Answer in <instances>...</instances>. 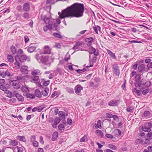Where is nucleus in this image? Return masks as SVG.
Segmentation results:
<instances>
[{
	"mask_svg": "<svg viewBox=\"0 0 152 152\" xmlns=\"http://www.w3.org/2000/svg\"><path fill=\"white\" fill-rule=\"evenodd\" d=\"M55 0H47L46 3L47 4H53L55 2Z\"/></svg>",
	"mask_w": 152,
	"mask_h": 152,
	"instance_id": "6e6d98bb",
	"label": "nucleus"
},
{
	"mask_svg": "<svg viewBox=\"0 0 152 152\" xmlns=\"http://www.w3.org/2000/svg\"><path fill=\"white\" fill-rule=\"evenodd\" d=\"M54 47L59 49L61 47V45L59 43H56L55 45L54 46Z\"/></svg>",
	"mask_w": 152,
	"mask_h": 152,
	"instance_id": "8fccbe9b",
	"label": "nucleus"
},
{
	"mask_svg": "<svg viewBox=\"0 0 152 152\" xmlns=\"http://www.w3.org/2000/svg\"><path fill=\"white\" fill-rule=\"evenodd\" d=\"M5 93L6 94H7V96L8 97L11 98L13 96L12 93L9 90H6L5 92Z\"/></svg>",
	"mask_w": 152,
	"mask_h": 152,
	"instance_id": "c756f323",
	"label": "nucleus"
},
{
	"mask_svg": "<svg viewBox=\"0 0 152 152\" xmlns=\"http://www.w3.org/2000/svg\"><path fill=\"white\" fill-rule=\"evenodd\" d=\"M22 91L24 92H28V89L25 86H23L21 88Z\"/></svg>",
	"mask_w": 152,
	"mask_h": 152,
	"instance_id": "a19ab883",
	"label": "nucleus"
},
{
	"mask_svg": "<svg viewBox=\"0 0 152 152\" xmlns=\"http://www.w3.org/2000/svg\"><path fill=\"white\" fill-rule=\"evenodd\" d=\"M16 138L20 141L25 142L26 141L25 137L24 136L18 135L17 136Z\"/></svg>",
	"mask_w": 152,
	"mask_h": 152,
	"instance_id": "aec40b11",
	"label": "nucleus"
},
{
	"mask_svg": "<svg viewBox=\"0 0 152 152\" xmlns=\"http://www.w3.org/2000/svg\"><path fill=\"white\" fill-rule=\"evenodd\" d=\"M11 52L14 54L16 53V48L14 46L12 45L10 48Z\"/></svg>",
	"mask_w": 152,
	"mask_h": 152,
	"instance_id": "7c9ffc66",
	"label": "nucleus"
},
{
	"mask_svg": "<svg viewBox=\"0 0 152 152\" xmlns=\"http://www.w3.org/2000/svg\"><path fill=\"white\" fill-rule=\"evenodd\" d=\"M35 58L39 63H42L47 65L50 66L53 62L54 58L51 56L42 55L41 54L36 55Z\"/></svg>",
	"mask_w": 152,
	"mask_h": 152,
	"instance_id": "f03ea898",
	"label": "nucleus"
},
{
	"mask_svg": "<svg viewBox=\"0 0 152 152\" xmlns=\"http://www.w3.org/2000/svg\"><path fill=\"white\" fill-rule=\"evenodd\" d=\"M58 92L56 91H54L52 94L51 97L52 98H53L57 94Z\"/></svg>",
	"mask_w": 152,
	"mask_h": 152,
	"instance_id": "774afa93",
	"label": "nucleus"
},
{
	"mask_svg": "<svg viewBox=\"0 0 152 152\" xmlns=\"http://www.w3.org/2000/svg\"><path fill=\"white\" fill-rule=\"evenodd\" d=\"M95 50L96 49L92 47H90L89 48L88 52L90 54H93Z\"/></svg>",
	"mask_w": 152,
	"mask_h": 152,
	"instance_id": "e433bc0d",
	"label": "nucleus"
},
{
	"mask_svg": "<svg viewBox=\"0 0 152 152\" xmlns=\"http://www.w3.org/2000/svg\"><path fill=\"white\" fill-rule=\"evenodd\" d=\"M15 96L19 101L23 102L24 101V98L21 95L19 94H15Z\"/></svg>",
	"mask_w": 152,
	"mask_h": 152,
	"instance_id": "2eb2a0df",
	"label": "nucleus"
},
{
	"mask_svg": "<svg viewBox=\"0 0 152 152\" xmlns=\"http://www.w3.org/2000/svg\"><path fill=\"white\" fill-rule=\"evenodd\" d=\"M50 82V80H49L45 81L44 82L43 85L44 86H47L49 84Z\"/></svg>",
	"mask_w": 152,
	"mask_h": 152,
	"instance_id": "052dcab7",
	"label": "nucleus"
},
{
	"mask_svg": "<svg viewBox=\"0 0 152 152\" xmlns=\"http://www.w3.org/2000/svg\"><path fill=\"white\" fill-rule=\"evenodd\" d=\"M9 143L10 145L15 146L18 145V142L15 140H12L10 141Z\"/></svg>",
	"mask_w": 152,
	"mask_h": 152,
	"instance_id": "5701e85b",
	"label": "nucleus"
},
{
	"mask_svg": "<svg viewBox=\"0 0 152 152\" xmlns=\"http://www.w3.org/2000/svg\"><path fill=\"white\" fill-rule=\"evenodd\" d=\"M149 89L148 88L142 91V94L143 95H146L149 91Z\"/></svg>",
	"mask_w": 152,
	"mask_h": 152,
	"instance_id": "79ce46f5",
	"label": "nucleus"
},
{
	"mask_svg": "<svg viewBox=\"0 0 152 152\" xmlns=\"http://www.w3.org/2000/svg\"><path fill=\"white\" fill-rule=\"evenodd\" d=\"M144 82L143 80H142L140 82H139L137 83V85L139 87H141L142 85H143L144 84Z\"/></svg>",
	"mask_w": 152,
	"mask_h": 152,
	"instance_id": "13d9d810",
	"label": "nucleus"
},
{
	"mask_svg": "<svg viewBox=\"0 0 152 152\" xmlns=\"http://www.w3.org/2000/svg\"><path fill=\"white\" fill-rule=\"evenodd\" d=\"M143 142L144 141L141 139H136L135 140V142L137 143H140L141 144H142L143 143Z\"/></svg>",
	"mask_w": 152,
	"mask_h": 152,
	"instance_id": "bf43d9fd",
	"label": "nucleus"
},
{
	"mask_svg": "<svg viewBox=\"0 0 152 152\" xmlns=\"http://www.w3.org/2000/svg\"><path fill=\"white\" fill-rule=\"evenodd\" d=\"M23 52L22 49H20L18 50V56L23 55Z\"/></svg>",
	"mask_w": 152,
	"mask_h": 152,
	"instance_id": "e2e57ef3",
	"label": "nucleus"
},
{
	"mask_svg": "<svg viewBox=\"0 0 152 152\" xmlns=\"http://www.w3.org/2000/svg\"><path fill=\"white\" fill-rule=\"evenodd\" d=\"M95 127L96 128L101 129V121L100 120L98 121L97 124H95Z\"/></svg>",
	"mask_w": 152,
	"mask_h": 152,
	"instance_id": "f704fd0d",
	"label": "nucleus"
},
{
	"mask_svg": "<svg viewBox=\"0 0 152 152\" xmlns=\"http://www.w3.org/2000/svg\"><path fill=\"white\" fill-rule=\"evenodd\" d=\"M141 79V77L140 74H137L136 75L135 77V80L137 83L140 81Z\"/></svg>",
	"mask_w": 152,
	"mask_h": 152,
	"instance_id": "412c9836",
	"label": "nucleus"
},
{
	"mask_svg": "<svg viewBox=\"0 0 152 152\" xmlns=\"http://www.w3.org/2000/svg\"><path fill=\"white\" fill-rule=\"evenodd\" d=\"M82 45V43L80 41H78L75 43V45L73 47L72 49L75 50L78 49L80 46Z\"/></svg>",
	"mask_w": 152,
	"mask_h": 152,
	"instance_id": "4468645a",
	"label": "nucleus"
},
{
	"mask_svg": "<svg viewBox=\"0 0 152 152\" xmlns=\"http://www.w3.org/2000/svg\"><path fill=\"white\" fill-rule=\"evenodd\" d=\"M31 82L34 83H38L39 82V76H36L31 77Z\"/></svg>",
	"mask_w": 152,
	"mask_h": 152,
	"instance_id": "ddd939ff",
	"label": "nucleus"
},
{
	"mask_svg": "<svg viewBox=\"0 0 152 152\" xmlns=\"http://www.w3.org/2000/svg\"><path fill=\"white\" fill-rule=\"evenodd\" d=\"M70 58V56L68 52L66 54L64 58V60L66 61H67Z\"/></svg>",
	"mask_w": 152,
	"mask_h": 152,
	"instance_id": "49530a36",
	"label": "nucleus"
},
{
	"mask_svg": "<svg viewBox=\"0 0 152 152\" xmlns=\"http://www.w3.org/2000/svg\"><path fill=\"white\" fill-rule=\"evenodd\" d=\"M93 61H89V65L88 66H86L87 68H89L92 67L93 66Z\"/></svg>",
	"mask_w": 152,
	"mask_h": 152,
	"instance_id": "69168bd1",
	"label": "nucleus"
},
{
	"mask_svg": "<svg viewBox=\"0 0 152 152\" xmlns=\"http://www.w3.org/2000/svg\"><path fill=\"white\" fill-rule=\"evenodd\" d=\"M66 90L67 92L69 93L73 94L74 93L73 89L72 88L68 87L66 88Z\"/></svg>",
	"mask_w": 152,
	"mask_h": 152,
	"instance_id": "4c0bfd02",
	"label": "nucleus"
},
{
	"mask_svg": "<svg viewBox=\"0 0 152 152\" xmlns=\"http://www.w3.org/2000/svg\"><path fill=\"white\" fill-rule=\"evenodd\" d=\"M113 72L116 75L118 76L120 75V70L116 63H114L112 64Z\"/></svg>",
	"mask_w": 152,
	"mask_h": 152,
	"instance_id": "7ed1b4c3",
	"label": "nucleus"
},
{
	"mask_svg": "<svg viewBox=\"0 0 152 152\" xmlns=\"http://www.w3.org/2000/svg\"><path fill=\"white\" fill-rule=\"evenodd\" d=\"M5 83V81L4 79H0V85H4Z\"/></svg>",
	"mask_w": 152,
	"mask_h": 152,
	"instance_id": "0e129e2a",
	"label": "nucleus"
},
{
	"mask_svg": "<svg viewBox=\"0 0 152 152\" xmlns=\"http://www.w3.org/2000/svg\"><path fill=\"white\" fill-rule=\"evenodd\" d=\"M32 144L34 147H38V143L36 141H33Z\"/></svg>",
	"mask_w": 152,
	"mask_h": 152,
	"instance_id": "680f3d73",
	"label": "nucleus"
},
{
	"mask_svg": "<svg viewBox=\"0 0 152 152\" xmlns=\"http://www.w3.org/2000/svg\"><path fill=\"white\" fill-rule=\"evenodd\" d=\"M106 50L108 54L112 58L114 59H116V56L114 53H113L111 51L107 49Z\"/></svg>",
	"mask_w": 152,
	"mask_h": 152,
	"instance_id": "a211bd4d",
	"label": "nucleus"
},
{
	"mask_svg": "<svg viewBox=\"0 0 152 152\" xmlns=\"http://www.w3.org/2000/svg\"><path fill=\"white\" fill-rule=\"evenodd\" d=\"M22 73L24 74H27L28 73V67L25 65L22 66L20 69Z\"/></svg>",
	"mask_w": 152,
	"mask_h": 152,
	"instance_id": "1a4fd4ad",
	"label": "nucleus"
},
{
	"mask_svg": "<svg viewBox=\"0 0 152 152\" xmlns=\"http://www.w3.org/2000/svg\"><path fill=\"white\" fill-rule=\"evenodd\" d=\"M84 11L83 4L76 3L62 10L61 12H58V14L60 19L65 18H80L83 15Z\"/></svg>",
	"mask_w": 152,
	"mask_h": 152,
	"instance_id": "f257e3e1",
	"label": "nucleus"
},
{
	"mask_svg": "<svg viewBox=\"0 0 152 152\" xmlns=\"http://www.w3.org/2000/svg\"><path fill=\"white\" fill-rule=\"evenodd\" d=\"M35 95L37 97L40 98L42 96L41 93L38 89H36L35 91Z\"/></svg>",
	"mask_w": 152,
	"mask_h": 152,
	"instance_id": "b1692460",
	"label": "nucleus"
},
{
	"mask_svg": "<svg viewBox=\"0 0 152 152\" xmlns=\"http://www.w3.org/2000/svg\"><path fill=\"white\" fill-rule=\"evenodd\" d=\"M109 147L111 149H112L113 150H115L116 149L117 147H116L113 145V144H109L108 145Z\"/></svg>",
	"mask_w": 152,
	"mask_h": 152,
	"instance_id": "de8ad7c7",
	"label": "nucleus"
},
{
	"mask_svg": "<svg viewBox=\"0 0 152 152\" xmlns=\"http://www.w3.org/2000/svg\"><path fill=\"white\" fill-rule=\"evenodd\" d=\"M93 29L94 31L97 34H98V31H100L101 28L99 26H97L95 27H93Z\"/></svg>",
	"mask_w": 152,
	"mask_h": 152,
	"instance_id": "bb28decb",
	"label": "nucleus"
},
{
	"mask_svg": "<svg viewBox=\"0 0 152 152\" xmlns=\"http://www.w3.org/2000/svg\"><path fill=\"white\" fill-rule=\"evenodd\" d=\"M52 49L48 45H45L44 47V54H50L51 53V51Z\"/></svg>",
	"mask_w": 152,
	"mask_h": 152,
	"instance_id": "6e6552de",
	"label": "nucleus"
},
{
	"mask_svg": "<svg viewBox=\"0 0 152 152\" xmlns=\"http://www.w3.org/2000/svg\"><path fill=\"white\" fill-rule=\"evenodd\" d=\"M64 114V113L62 111H59L58 113V115L62 120L65 119V116Z\"/></svg>",
	"mask_w": 152,
	"mask_h": 152,
	"instance_id": "393cba45",
	"label": "nucleus"
},
{
	"mask_svg": "<svg viewBox=\"0 0 152 152\" xmlns=\"http://www.w3.org/2000/svg\"><path fill=\"white\" fill-rule=\"evenodd\" d=\"M48 91L49 89L48 88H45V90L42 91L41 93L43 96H46L48 95Z\"/></svg>",
	"mask_w": 152,
	"mask_h": 152,
	"instance_id": "c85d7f7f",
	"label": "nucleus"
},
{
	"mask_svg": "<svg viewBox=\"0 0 152 152\" xmlns=\"http://www.w3.org/2000/svg\"><path fill=\"white\" fill-rule=\"evenodd\" d=\"M58 129L61 132H63L65 129V127L64 124H59L58 126Z\"/></svg>",
	"mask_w": 152,
	"mask_h": 152,
	"instance_id": "cd10ccee",
	"label": "nucleus"
},
{
	"mask_svg": "<svg viewBox=\"0 0 152 152\" xmlns=\"http://www.w3.org/2000/svg\"><path fill=\"white\" fill-rule=\"evenodd\" d=\"M83 87L80 85H77L75 88V93L77 95H80L81 91L83 90Z\"/></svg>",
	"mask_w": 152,
	"mask_h": 152,
	"instance_id": "0eeeda50",
	"label": "nucleus"
},
{
	"mask_svg": "<svg viewBox=\"0 0 152 152\" xmlns=\"http://www.w3.org/2000/svg\"><path fill=\"white\" fill-rule=\"evenodd\" d=\"M53 35L55 37L61 39L62 37V36L60 34L57 33H54L53 34Z\"/></svg>",
	"mask_w": 152,
	"mask_h": 152,
	"instance_id": "c9c22d12",
	"label": "nucleus"
},
{
	"mask_svg": "<svg viewBox=\"0 0 152 152\" xmlns=\"http://www.w3.org/2000/svg\"><path fill=\"white\" fill-rule=\"evenodd\" d=\"M15 60L16 62H22V61L21 59L20 56H15Z\"/></svg>",
	"mask_w": 152,
	"mask_h": 152,
	"instance_id": "ea45409f",
	"label": "nucleus"
},
{
	"mask_svg": "<svg viewBox=\"0 0 152 152\" xmlns=\"http://www.w3.org/2000/svg\"><path fill=\"white\" fill-rule=\"evenodd\" d=\"M134 109V108L132 107H129L127 108L126 110L129 112L132 113L133 112Z\"/></svg>",
	"mask_w": 152,
	"mask_h": 152,
	"instance_id": "09e8293b",
	"label": "nucleus"
},
{
	"mask_svg": "<svg viewBox=\"0 0 152 152\" xmlns=\"http://www.w3.org/2000/svg\"><path fill=\"white\" fill-rule=\"evenodd\" d=\"M23 16L24 18L26 19H28L29 18V14L26 12H25L23 14Z\"/></svg>",
	"mask_w": 152,
	"mask_h": 152,
	"instance_id": "a18cd8bd",
	"label": "nucleus"
},
{
	"mask_svg": "<svg viewBox=\"0 0 152 152\" xmlns=\"http://www.w3.org/2000/svg\"><path fill=\"white\" fill-rule=\"evenodd\" d=\"M95 133L98 136H100L101 138L104 137V134L100 130L98 129L96 131Z\"/></svg>",
	"mask_w": 152,
	"mask_h": 152,
	"instance_id": "f3484780",
	"label": "nucleus"
},
{
	"mask_svg": "<svg viewBox=\"0 0 152 152\" xmlns=\"http://www.w3.org/2000/svg\"><path fill=\"white\" fill-rule=\"evenodd\" d=\"M26 96L27 97L29 98L34 99L35 98V96L34 94L30 93L27 94Z\"/></svg>",
	"mask_w": 152,
	"mask_h": 152,
	"instance_id": "58836bf2",
	"label": "nucleus"
},
{
	"mask_svg": "<svg viewBox=\"0 0 152 152\" xmlns=\"http://www.w3.org/2000/svg\"><path fill=\"white\" fill-rule=\"evenodd\" d=\"M23 79V76L21 75H19L17 77V80H20Z\"/></svg>",
	"mask_w": 152,
	"mask_h": 152,
	"instance_id": "338daca9",
	"label": "nucleus"
},
{
	"mask_svg": "<svg viewBox=\"0 0 152 152\" xmlns=\"http://www.w3.org/2000/svg\"><path fill=\"white\" fill-rule=\"evenodd\" d=\"M86 41L90 43H91L94 41V38L93 37H90L86 38L85 39Z\"/></svg>",
	"mask_w": 152,
	"mask_h": 152,
	"instance_id": "2f4dec72",
	"label": "nucleus"
},
{
	"mask_svg": "<svg viewBox=\"0 0 152 152\" xmlns=\"http://www.w3.org/2000/svg\"><path fill=\"white\" fill-rule=\"evenodd\" d=\"M58 133L57 132H53L52 134L51 140L54 141L56 140L58 136Z\"/></svg>",
	"mask_w": 152,
	"mask_h": 152,
	"instance_id": "dca6fc26",
	"label": "nucleus"
},
{
	"mask_svg": "<svg viewBox=\"0 0 152 152\" xmlns=\"http://www.w3.org/2000/svg\"><path fill=\"white\" fill-rule=\"evenodd\" d=\"M121 132L118 129H115L114 131V134L117 136H120L121 135Z\"/></svg>",
	"mask_w": 152,
	"mask_h": 152,
	"instance_id": "6ab92c4d",
	"label": "nucleus"
},
{
	"mask_svg": "<svg viewBox=\"0 0 152 152\" xmlns=\"http://www.w3.org/2000/svg\"><path fill=\"white\" fill-rule=\"evenodd\" d=\"M143 115L145 117L149 118L150 116L151 113L149 111H145L144 112Z\"/></svg>",
	"mask_w": 152,
	"mask_h": 152,
	"instance_id": "72a5a7b5",
	"label": "nucleus"
},
{
	"mask_svg": "<svg viewBox=\"0 0 152 152\" xmlns=\"http://www.w3.org/2000/svg\"><path fill=\"white\" fill-rule=\"evenodd\" d=\"M16 100L14 98H12L10 99L9 100V101L10 103H14L16 102Z\"/></svg>",
	"mask_w": 152,
	"mask_h": 152,
	"instance_id": "4d7b16f0",
	"label": "nucleus"
},
{
	"mask_svg": "<svg viewBox=\"0 0 152 152\" xmlns=\"http://www.w3.org/2000/svg\"><path fill=\"white\" fill-rule=\"evenodd\" d=\"M41 18L43 20L45 23L46 24H53V21L52 20H50V18L48 17L42 16L41 17Z\"/></svg>",
	"mask_w": 152,
	"mask_h": 152,
	"instance_id": "423d86ee",
	"label": "nucleus"
},
{
	"mask_svg": "<svg viewBox=\"0 0 152 152\" xmlns=\"http://www.w3.org/2000/svg\"><path fill=\"white\" fill-rule=\"evenodd\" d=\"M53 24H49L44 26L43 27V29L45 32H47L48 30L52 29V26Z\"/></svg>",
	"mask_w": 152,
	"mask_h": 152,
	"instance_id": "9b49d317",
	"label": "nucleus"
},
{
	"mask_svg": "<svg viewBox=\"0 0 152 152\" xmlns=\"http://www.w3.org/2000/svg\"><path fill=\"white\" fill-rule=\"evenodd\" d=\"M7 59L9 61L11 62H13L14 61V59L12 56L11 55H7Z\"/></svg>",
	"mask_w": 152,
	"mask_h": 152,
	"instance_id": "473e14b6",
	"label": "nucleus"
},
{
	"mask_svg": "<svg viewBox=\"0 0 152 152\" xmlns=\"http://www.w3.org/2000/svg\"><path fill=\"white\" fill-rule=\"evenodd\" d=\"M27 48L28 51L29 53H31L35 50L36 48V47L34 45H30Z\"/></svg>",
	"mask_w": 152,
	"mask_h": 152,
	"instance_id": "9d476101",
	"label": "nucleus"
},
{
	"mask_svg": "<svg viewBox=\"0 0 152 152\" xmlns=\"http://www.w3.org/2000/svg\"><path fill=\"white\" fill-rule=\"evenodd\" d=\"M152 126V123L151 122L147 123L146 124L145 126L142 127V129L144 132H149L151 131Z\"/></svg>",
	"mask_w": 152,
	"mask_h": 152,
	"instance_id": "39448f33",
	"label": "nucleus"
},
{
	"mask_svg": "<svg viewBox=\"0 0 152 152\" xmlns=\"http://www.w3.org/2000/svg\"><path fill=\"white\" fill-rule=\"evenodd\" d=\"M20 56L21 57V59L22 61H23L24 60H26L27 59V57L26 55H20Z\"/></svg>",
	"mask_w": 152,
	"mask_h": 152,
	"instance_id": "c03bdc74",
	"label": "nucleus"
},
{
	"mask_svg": "<svg viewBox=\"0 0 152 152\" xmlns=\"http://www.w3.org/2000/svg\"><path fill=\"white\" fill-rule=\"evenodd\" d=\"M15 65L17 69L20 68V64L19 62H16L15 63Z\"/></svg>",
	"mask_w": 152,
	"mask_h": 152,
	"instance_id": "3c124183",
	"label": "nucleus"
},
{
	"mask_svg": "<svg viewBox=\"0 0 152 152\" xmlns=\"http://www.w3.org/2000/svg\"><path fill=\"white\" fill-rule=\"evenodd\" d=\"M148 69V70H150V69H152V62H151L148 64L147 65Z\"/></svg>",
	"mask_w": 152,
	"mask_h": 152,
	"instance_id": "864d4df0",
	"label": "nucleus"
},
{
	"mask_svg": "<svg viewBox=\"0 0 152 152\" xmlns=\"http://www.w3.org/2000/svg\"><path fill=\"white\" fill-rule=\"evenodd\" d=\"M134 91L135 92L138 96L140 95V90H137L136 88H134Z\"/></svg>",
	"mask_w": 152,
	"mask_h": 152,
	"instance_id": "603ef678",
	"label": "nucleus"
},
{
	"mask_svg": "<svg viewBox=\"0 0 152 152\" xmlns=\"http://www.w3.org/2000/svg\"><path fill=\"white\" fill-rule=\"evenodd\" d=\"M30 9V5L28 3H26L23 4V10L24 11L28 12V11Z\"/></svg>",
	"mask_w": 152,
	"mask_h": 152,
	"instance_id": "f8f14e48",
	"label": "nucleus"
},
{
	"mask_svg": "<svg viewBox=\"0 0 152 152\" xmlns=\"http://www.w3.org/2000/svg\"><path fill=\"white\" fill-rule=\"evenodd\" d=\"M3 85H0V89L3 91H6L7 90V88L6 87Z\"/></svg>",
	"mask_w": 152,
	"mask_h": 152,
	"instance_id": "5fc2aeb1",
	"label": "nucleus"
},
{
	"mask_svg": "<svg viewBox=\"0 0 152 152\" xmlns=\"http://www.w3.org/2000/svg\"><path fill=\"white\" fill-rule=\"evenodd\" d=\"M108 104L110 106H114L117 105V102L116 100H112L109 102Z\"/></svg>",
	"mask_w": 152,
	"mask_h": 152,
	"instance_id": "4be33fe9",
	"label": "nucleus"
},
{
	"mask_svg": "<svg viewBox=\"0 0 152 152\" xmlns=\"http://www.w3.org/2000/svg\"><path fill=\"white\" fill-rule=\"evenodd\" d=\"M60 121L61 119L60 118L56 117L55 119L54 123L57 125L60 122Z\"/></svg>",
	"mask_w": 152,
	"mask_h": 152,
	"instance_id": "37998d69",
	"label": "nucleus"
},
{
	"mask_svg": "<svg viewBox=\"0 0 152 152\" xmlns=\"http://www.w3.org/2000/svg\"><path fill=\"white\" fill-rule=\"evenodd\" d=\"M138 71L141 73H144L148 71V68H145L144 64H139L138 67Z\"/></svg>",
	"mask_w": 152,
	"mask_h": 152,
	"instance_id": "20e7f679",
	"label": "nucleus"
},
{
	"mask_svg": "<svg viewBox=\"0 0 152 152\" xmlns=\"http://www.w3.org/2000/svg\"><path fill=\"white\" fill-rule=\"evenodd\" d=\"M40 70L39 69H36L33 71L31 72V74L33 76H36L40 72Z\"/></svg>",
	"mask_w": 152,
	"mask_h": 152,
	"instance_id": "a878e982",
	"label": "nucleus"
}]
</instances>
